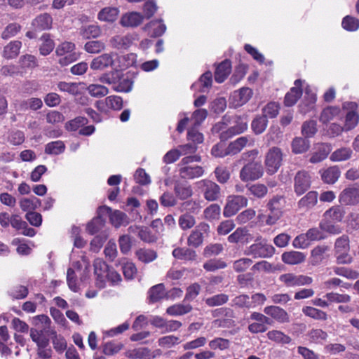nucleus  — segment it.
I'll return each mask as SVG.
<instances>
[{
  "label": "nucleus",
  "mask_w": 359,
  "mask_h": 359,
  "mask_svg": "<svg viewBox=\"0 0 359 359\" xmlns=\"http://www.w3.org/2000/svg\"><path fill=\"white\" fill-rule=\"evenodd\" d=\"M149 299L151 303L156 302L161 299L165 295V289L163 284H157L149 290Z\"/></svg>",
  "instance_id": "55"
},
{
  "label": "nucleus",
  "mask_w": 359,
  "mask_h": 359,
  "mask_svg": "<svg viewBox=\"0 0 359 359\" xmlns=\"http://www.w3.org/2000/svg\"><path fill=\"white\" fill-rule=\"evenodd\" d=\"M264 312L279 323H284L290 321V317L287 311L279 306H266L264 309Z\"/></svg>",
  "instance_id": "26"
},
{
  "label": "nucleus",
  "mask_w": 359,
  "mask_h": 359,
  "mask_svg": "<svg viewBox=\"0 0 359 359\" xmlns=\"http://www.w3.org/2000/svg\"><path fill=\"white\" fill-rule=\"evenodd\" d=\"M318 194L316 191H309L298 202L299 208H311L315 206L318 202Z\"/></svg>",
  "instance_id": "39"
},
{
  "label": "nucleus",
  "mask_w": 359,
  "mask_h": 359,
  "mask_svg": "<svg viewBox=\"0 0 359 359\" xmlns=\"http://www.w3.org/2000/svg\"><path fill=\"white\" fill-rule=\"evenodd\" d=\"M264 175V168L260 161L248 162L241 168L239 177L241 181L247 182L255 181Z\"/></svg>",
  "instance_id": "5"
},
{
  "label": "nucleus",
  "mask_w": 359,
  "mask_h": 359,
  "mask_svg": "<svg viewBox=\"0 0 359 359\" xmlns=\"http://www.w3.org/2000/svg\"><path fill=\"white\" fill-rule=\"evenodd\" d=\"M120 79V72L117 70L110 71L102 74L98 79L100 83L111 85L112 88H114V86L118 82Z\"/></svg>",
  "instance_id": "47"
},
{
  "label": "nucleus",
  "mask_w": 359,
  "mask_h": 359,
  "mask_svg": "<svg viewBox=\"0 0 359 359\" xmlns=\"http://www.w3.org/2000/svg\"><path fill=\"white\" fill-rule=\"evenodd\" d=\"M49 330L47 327H32L30 329V337L37 347L49 345Z\"/></svg>",
  "instance_id": "22"
},
{
  "label": "nucleus",
  "mask_w": 359,
  "mask_h": 359,
  "mask_svg": "<svg viewBox=\"0 0 359 359\" xmlns=\"http://www.w3.org/2000/svg\"><path fill=\"white\" fill-rule=\"evenodd\" d=\"M229 301V296L224 293H220L205 299V302L210 307L219 306L225 304Z\"/></svg>",
  "instance_id": "56"
},
{
  "label": "nucleus",
  "mask_w": 359,
  "mask_h": 359,
  "mask_svg": "<svg viewBox=\"0 0 359 359\" xmlns=\"http://www.w3.org/2000/svg\"><path fill=\"white\" fill-rule=\"evenodd\" d=\"M251 239V235L245 227L237 228L234 232L228 236V241L231 243H241L245 244L249 243Z\"/></svg>",
  "instance_id": "27"
},
{
  "label": "nucleus",
  "mask_w": 359,
  "mask_h": 359,
  "mask_svg": "<svg viewBox=\"0 0 359 359\" xmlns=\"http://www.w3.org/2000/svg\"><path fill=\"white\" fill-rule=\"evenodd\" d=\"M322 181L327 184H334L340 177L341 171L337 165L330 166L319 171Z\"/></svg>",
  "instance_id": "25"
},
{
  "label": "nucleus",
  "mask_w": 359,
  "mask_h": 359,
  "mask_svg": "<svg viewBox=\"0 0 359 359\" xmlns=\"http://www.w3.org/2000/svg\"><path fill=\"white\" fill-rule=\"evenodd\" d=\"M268 125V119L265 116H257L252 121L251 128L253 133L256 135L263 133Z\"/></svg>",
  "instance_id": "45"
},
{
  "label": "nucleus",
  "mask_w": 359,
  "mask_h": 359,
  "mask_svg": "<svg viewBox=\"0 0 359 359\" xmlns=\"http://www.w3.org/2000/svg\"><path fill=\"white\" fill-rule=\"evenodd\" d=\"M319 226L323 232L325 231L332 235H337L342 232V228L339 225L335 224L333 222L326 219H323L320 222Z\"/></svg>",
  "instance_id": "50"
},
{
  "label": "nucleus",
  "mask_w": 359,
  "mask_h": 359,
  "mask_svg": "<svg viewBox=\"0 0 359 359\" xmlns=\"http://www.w3.org/2000/svg\"><path fill=\"white\" fill-rule=\"evenodd\" d=\"M278 280L286 287H295L309 285H311L313 282V278L310 276L303 274L297 275L293 273L281 274L279 276Z\"/></svg>",
  "instance_id": "10"
},
{
  "label": "nucleus",
  "mask_w": 359,
  "mask_h": 359,
  "mask_svg": "<svg viewBox=\"0 0 359 359\" xmlns=\"http://www.w3.org/2000/svg\"><path fill=\"white\" fill-rule=\"evenodd\" d=\"M253 144L254 141L252 140L250 142V139L248 136H242L228 144L229 151H230L231 156H233L240 153L246 146H252Z\"/></svg>",
  "instance_id": "30"
},
{
  "label": "nucleus",
  "mask_w": 359,
  "mask_h": 359,
  "mask_svg": "<svg viewBox=\"0 0 359 359\" xmlns=\"http://www.w3.org/2000/svg\"><path fill=\"white\" fill-rule=\"evenodd\" d=\"M229 125L232 137L244 133L248 129L247 115H229Z\"/></svg>",
  "instance_id": "18"
},
{
  "label": "nucleus",
  "mask_w": 359,
  "mask_h": 359,
  "mask_svg": "<svg viewBox=\"0 0 359 359\" xmlns=\"http://www.w3.org/2000/svg\"><path fill=\"white\" fill-rule=\"evenodd\" d=\"M196 184L206 201L213 202L218 201L221 198V187L216 182L210 180L204 179L197 182Z\"/></svg>",
  "instance_id": "4"
},
{
  "label": "nucleus",
  "mask_w": 359,
  "mask_h": 359,
  "mask_svg": "<svg viewBox=\"0 0 359 359\" xmlns=\"http://www.w3.org/2000/svg\"><path fill=\"white\" fill-rule=\"evenodd\" d=\"M294 84V86L292 87L285 95L283 103L285 107L294 106L302 96V81L297 79Z\"/></svg>",
  "instance_id": "19"
},
{
  "label": "nucleus",
  "mask_w": 359,
  "mask_h": 359,
  "mask_svg": "<svg viewBox=\"0 0 359 359\" xmlns=\"http://www.w3.org/2000/svg\"><path fill=\"white\" fill-rule=\"evenodd\" d=\"M130 357L133 359H154L156 355H152L149 348L142 347L133 350Z\"/></svg>",
  "instance_id": "64"
},
{
  "label": "nucleus",
  "mask_w": 359,
  "mask_h": 359,
  "mask_svg": "<svg viewBox=\"0 0 359 359\" xmlns=\"http://www.w3.org/2000/svg\"><path fill=\"white\" fill-rule=\"evenodd\" d=\"M274 252L275 249L271 245L259 242L252 244L246 254L252 255L254 258H266L271 257Z\"/></svg>",
  "instance_id": "15"
},
{
  "label": "nucleus",
  "mask_w": 359,
  "mask_h": 359,
  "mask_svg": "<svg viewBox=\"0 0 359 359\" xmlns=\"http://www.w3.org/2000/svg\"><path fill=\"white\" fill-rule=\"evenodd\" d=\"M252 259L247 257L241 258L233 262V269L236 273H244L253 265Z\"/></svg>",
  "instance_id": "59"
},
{
  "label": "nucleus",
  "mask_w": 359,
  "mask_h": 359,
  "mask_svg": "<svg viewBox=\"0 0 359 359\" xmlns=\"http://www.w3.org/2000/svg\"><path fill=\"white\" fill-rule=\"evenodd\" d=\"M309 148V142L304 138L296 137L292 142V150L294 154H302L306 152Z\"/></svg>",
  "instance_id": "62"
},
{
  "label": "nucleus",
  "mask_w": 359,
  "mask_h": 359,
  "mask_svg": "<svg viewBox=\"0 0 359 359\" xmlns=\"http://www.w3.org/2000/svg\"><path fill=\"white\" fill-rule=\"evenodd\" d=\"M329 250V247L325 245H318L311 252V263L316 266L320 264L325 258V255Z\"/></svg>",
  "instance_id": "34"
},
{
  "label": "nucleus",
  "mask_w": 359,
  "mask_h": 359,
  "mask_svg": "<svg viewBox=\"0 0 359 359\" xmlns=\"http://www.w3.org/2000/svg\"><path fill=\"white\" fill-rule=\"evenodd\" d=\"M80 85V83L60 81L57 83V88L60 92L76 96L81 93Z\"/></svg>",
  "instance_id": "40"
},
{
  "label": "nucleus",
  "mask_w": 359,
  "mask_h": 359,
  "mask_svg": "<svg viewBox=\"0 0 359 359\" xmlns=\"http://www.w3.org/2000/svg\"><path fill=\"white\" fill-rule=\"evenodd\" d=\"M309 341L314 344H322L328 337L327 333L322 329H311L307 334Z\"/></svg>",
  "instance_id": "46"
},
{
  "label": "nucleus",
  "mask_w": 359,
  "mask_h": 359,
  "mask_svg": "<svg viewBox=\"0 0 359 359\" xmlns=\"http://www.w3.org/2000/svg\"><path fill=\"white\" fill-rule=\"evenodd\" d=\"M330 152V147L326 144H320L316 148V151H314L309 161L312 163H317L325 160Z\"/></svg>",
  "instance_id": "36"
},
{
  "label": "nucleus",
  "mask_w": 359,
  "mask_h": 359,
  "mask_svg": "<svg viewBox=\"0 0 359 359\" xmlns=\"http://www.w3.org/2000/svg\"><path fill=\"white\" fill-rule=\"evenodd\" d=\"M208 115V110L202 108L194 111L190 117L184 114V116L181 118V133L188 125L200 128Z\"/></svg>",
  "instance_id": "11"
},
{
  "label": "nucleus",
  "mask_w": 359,
  "mask_h": 359,
  "mask_svg": "<svg viewBox=\"0 0 359 359\" xmlns=\"http://www.w3.org/2000/svg\"><path fill=\"white\" fill-rule=\"evenodd\" d=\"M137 40V34H128L124 36L116 35L110 39L109 43L114 48L126 50L130 48L133 42Z\"/></svg>",
  "instance_id": "17"
},
{
  "label": "nucleus",
  "mask_w": 359,
  "mask_h": 359,
  "mask_svg": "<svg viewBox=\"0 0 359 359\" xmlns=\"http://www.w3.org/2000/svg\"><path fill=\"white\" fill-rule=\"evenodd\" d=\"M143 29L151 37H158L164 34L166 27L161 20H152L147 23Z\"/></svg>",
  "instance_id": "28"
},
{
  "label": "nucleus",
  "mask_w": 359,
  "mask_h": 359,
  "mask_svg": "<svg viewBox=\"0 0 359 359\" xmlns=\"http://www.w3.org/2000/svg\"><path fill=\"white\" fill-rule=\"evenodd\" d=\"M350 239L348 235L343 234L338 237L334 245V256L337 264H349L353 262V257L349 254Z\"/></svg>",
  "instance_id": "1"
},
{
  "label": "nucleus",
  "mask_w": 359,
  "mask_h": 359,
  "mask_svg": "<svg viewBox=\"0 0 359 359\" xmlns=\"http://www.w3.org/2000/svg\"><path fill=\"white\" fill-rule=\"evenodd\" d=\"M43 102L40 98L32 97L22 100L18 105L19 110L26 111L28 109L37 110L42 107Z\"/></svg>",
  "instance_id": "44"
},
{
  "label": "nucleus",
  "mask_w": 359,
  "mask_h": 359,
  "mask_svg": "<svg viewBox=\"0 0 359 359\" xmlns=\"http://www.w3.org/2000/svg\"><path fill=\"white\" fill-rule=\"evenodd\" d=\"M53 19L50 15L48 13H43L38 15L33 21L32 26L36 30H46L49 29L52 27Z\"/></svg>",
  "instance_id": "33"
},
{
  "label": "nucleus",
  "mask_w": 359,
  "mask_h": 359,
  "mask_svg": "<svg viewBox=\"0 0 359 359\" xmlns=\"http://www.w3.org/2000/svg\"><path fill=\"white\" fill-rule=\"evenodd\" d=\"M119 11L115 7H106L102 9L97 15L101 21L114 22L116 20Z\"/></svg>",
  "instance_id": "42"
},
{
  "label": "nucleus",
  "mask_w": 359,
  "mask_h": 359,
  "mask_svg": "<svg viewBox=\"0 0 359 359\" xmlns=\"http://www.w3.org/2000/svg\"><path fill=\"white\" fill-rule=\"evenodd\" d=\"M348 105L350 108L352 109L350 111L347 112L345 118V125L344 128L346 130H351L353 129L359 122V115L355 111L358 107V105L355 102H349Z\"/></svg>",
  "instance_id": "31"
},
{
  "label": "nucleus",
  "mask_w": 359,
  "mask_h": 359,
  "mask_svg": "<svg viewBox=\"0 0 359 359\" xmlns=\"http://www.w3.org/2000/svg\"><path fill=\"white\" fill-rule=\"evenodd\" d=\"M75 44L72 42L65 41L56 48V55L60 57L58 60L62 66H67L78 58V55L74 51Z\"/></svg>",
  "instance_id": "7"
},
{
  "label": "nucleus",
  "mask_w": 359,
  "mask_h": 359,
  "mask_svg": "<svg viewBox=\"0 0 359 359\" xmlns=\"http://www.w3.org/2000/svg\"><path fill=\"white\" fill-rule=\"evenodd\" d=\"M144 20V15L138 12H129L123 14L120 20V24L125 27H136Z\"/></svg>",
  "instance_id": "24"
},
{
  "label": "nucleus",
  "mask_w": 359,
  "mask_h": 359,
  "mask_svg": "<svg viewBox=\"0 0 359 359\" xmlns=\"http://www.w3.org/2000/svg\"><path fill=\"white\" fill-rule=\"evenodd\" d=\"M283 152L281 149L273 147L266 152L264 159L266 171L269 175H273L278 172L282 165Z\"/></svg>",
  "instance_id": "3"
},
{
  "label": "nucleus",
  "mask_w": 359,
  "mask_h": 359,
  "mask_svg": "<svg viewBox=\"0 0 359 359\" xmlns=\"http://www.w3.org/2000/svg\"><path fill=\"white\" fill-rule=\"evenodd\" d=\"M214 174L216 180L222 184L227 183L231 177L229 169L224 165L217 166L214 170Z\"/></svg>",
  "instance_id": "48"
},
{
  "label": "nucleus",
  "mask_w": 359,
  "mask_h": 359,
  "mask_svg": "<svg viewBox=\"0 0 359 359\" xmlns=\"http://www.w3.org/2000/svg\"><path fill=\"white\" fill-rule=\"evenodd\" d=\"M203 266L206 271L213 272L219 269H225L227 264L222 259H211L205 262Z\"/></svg>",
  "instance_id": "57"
},
{
  "label": "nucleus",
  "mask_w": 359,
  "mask_h": 359,
  "mask_svg": "<svg viewBox=\"0 0 359 359\" xmlns=\"http://www.w3.org/2000/svg\"><path fill=\"white\" fill-rule=\"evenodd\" d=\"M317 95L309 86L304 89V97L298 106L299 111L302 114H306L316 109Z\"/></svg>",
  "instance_id": "14"
},
{
  "label": "nucleus",
  "mask_w": 359,
  "mask_h": 359,
  "mask_svg": "<svg viewBox=\"0 0 359 359\" xmlns=\"http://www.w3.org/2000/svg\"><path fill=\"white\" fill-rule=\"evenodd\" d=\"M345 210L342 205H337L327 210L324 214V219L332 221L333 222H341L345 216Z\"/></svg>",
  "instance_id": "29"
},
{
  "label": "nucleus",
  "mask_w": 359,
  "mask_h": 359,
  "mask_svg": "<svg viewBox=\"0 0 359 359\" xmlns=\"http://www.w3.org/2000/svg\"><path fill=\"white\" fill-rule=\"evenodd\" d=\"M204 170L201 166H184L181 168V177L194 179L203 175Z\"/></svg>",
  "instance_id": "41"
},
{
  "label": "nucleus",
  "mask_w": 359,
  "mask_h": 359,
  "mask_svg": "<svg viewBox=\"0 0 359 359\" xmlns=\"http://www.w3.org/2000/svg\"><path fill=\"white\" fill-rule=\"evenodd\" d=\"M209 230L208 224L200 223L196 226L188 238V244L189 246L197 248L201 245L203 241V234Z\"/></svg>",
  "instance_id": "21"
},
{
  "label": "nucleus",
  "mask_w": 359,
  "mask_h": 359,
  "mask_svg": "<svg viewBox=\"0 0 359 359\" xmlns=\"http://www.w3.org/2000/svg\"><path fill=\"white\" fill-rule=\"evenodd\" d=\"M80 34L85 39L97 38L101 34V29L95 25L83 26L80 29Z\"/></svg>",
  "instance_id": "54"
},
{
  "label": "nucleus",
  "mask_w": 359,
  "mask_h": 359,
  "mask_svg": "<svg viewBox=\"0 0 359 359\" xmlns=\"http://www.w3.org/2000/svg\"><path fill=\"white\" fill-rule=\"evenodd\" d=\"M282 261L290 265L300 264L304 262L306 257L303 252L297 251L285 252L282 254Z\"/></svg>",
  "instance_id": "35"
},
{
  "label": "nucleus",
  "mask_w": 359,
  "mask_h": 359,
  "mask_svg": "<svg viewBox=\"0 0 359 359\" xmlns=\"http://www.w3.org/2000/svg\"><path fill=\"white\" fill-rule=\"evenodd\" d=\"M353 151L348 147H342L335 150L330 156L332 161H346L352 156Z\"/></svg>",
  "instance_id": "51"
},
{
  "label": "nucleus",
  "mask_w": 359,
  "mask_h": 359,
  "mask_svg": "<svg viewBox=\"0 0 359 359\" xmlns=\"http://www.w3.org/2000/svg\"><path fill=\"white\" fill-rule=\"evenodd\" d=\"M333 271L336 275L345 277L349 280H355L359 278L358 271L348 267L334 266Z\"/></svg>",
  "instance_id": "49"
},
{
  "label": "nucleus",
  "mask_w": 359,
  "mask_h": 359,
  "mask_svg": "<svg viewBox=\"0 0 359 359\" xmlns=\"http://www.w3.org/2000/svg\"><path fill=\"white\" fill-rule=\"evenodd\" d=\"M65 149V145L62 141H53L46 145L45 153L50 155H58L63 153Z\"/></svg>",
  "instance_id": "53"
},
{
  "label": "nucleus",
  "mask_w": 359,
  "mask_h": 359,
  "mask_svg": "<svg viewBox=\"0 0 359 359\" xmlns=\"http://www.w3.org/2000/svg\"><path fill=\"white\" fill-rule=\"evenodd\" d=\"M221 208L218 204L212 203L207 207L204 211V217L209 221L217 220L219 219Z\"/></svg>",
  "instance_id": "58"
},
{
  "label": "nucleus",
  "mask_w": 359,
  "mask_h": 359,
  "mask_svg": "<svg viewBox=\"0 0 359 359\" xmlns=\"http://www.w3.org/2000/svg\"><path fill=\"white\" fill-rule=\"evenodd\" d=\"M341 26L348 32H355L359 28V19L351 15H346L342 20Z\"/></svg>",
  "instance_id": "63"
},
{
  "label": "nucleus",
  "mask_w": 359,
  "mask_h": 359,
  "mask_svg": "<svg viewBox=\"0 0 359 359\" xmlns=\"http://www.w3.org/2000/svg\"><path fill=\"white\" fill-rule=\"evenodd\" d=\"M250 194L258 198L265 197L268 193V188L264 184L257 183L247 186Z\"/></svg>",
  "instance_id": "61"
},
{
  "label": "nucleus",
  "mask_w": 359,
  "mask_h": 359,
  "mask_svg": "<svg viewBox=\"0 0 359 359\" xmlns=\"http://www.w3.org/2000/svg\"><path fill=\"white\" fill-rule=\"evenodd\" d=\"M302 312L306 316L315 320H326L327 319V314L326 312L313 306H304L302 308Z\"/></svg>",
  "instance_id": "43"
},
{
  "label": "nucleus",
  "mask_w": 359,
  "mask_h": 359,
  "mask_svg": "<svg viewBox=\"0 0 359 359\" xmlns=\"http://www.w3.org/2000/svg\"><path fill=\"white\" fill-rule=\"evenodd\" d=\"M248 200L241 195L229 196L224 208L223 215L225 217L235 215L241 208L248 205Z\"/></svg>",
  "instance_id": "9"
},
{
  "label": "nucleus",
  "mask_w": 359,
  "mask_h": 359,
  "mask_svg": "<svg viewBox=\"0 0 359 359\" xmlns=\"http://www.w3.org/2000/svg\"><path fill=\"white\" fill-rule=\"evenodd\" d=\"M187 140L188 143L181 145V156L195 154L198 149V145L204 141L203 134L199 131V128L187 126Z\"/></svg>",
  "instance_id": "2"
},
{
  "label": "nucleus",
  "mask_w": 359,
  "mask_h": 359,
  "mask_svg": "<svg viewBox=\"0 0 359 359\" xmlns=\"http://www.w3.org/2000/svg\"><path fill=\"white\" fill-rule=\"evenodd\" d=\"M341 114V109L337 106H328L323 109L321 111L319 121L323 124H327L330 121L334 120L335 118L339 116Z\"/></svg>",
  "instance_id": "32"
},
{
  "label": "nucleus",
  "mask_w": 359,
  "mask_h": 359,
  "mask_svg": "<svg viewBox=\"0 0 359 359\" xmlns=\"http://www.w3.org/2000/svg\"><path fill=\"white\" fill-rule=\"evenodd\" d=\"M212 74L210 71H206L198 79L195 86H198L201 93H208L212 87Z\"/></svg>",
  "instance_id": "37"
},
{
  "label": "nucleus",
  "mask_w": 359,
  "mask_h": 359,
  "mask_svg": "<svg viewBox=\"0 0 359 359\" xmlns=\"http://www.w3.org/2000/svg\"><path fill=\"white\" fill-rule=\"evenodd\" d=\"M311 186V176L306 170L298 171L294 178V191L297 196L306 193Z\"/></svg>",
  "instance_id": "12"
},
{
  "label": "nucleus",
  "mask_w": 359,
  "mask_h": 359,
  "mask_svg": "<svg viewBox=\"0 0 359 359\" xmlns=\"http://www.w3.org/2000/svg\"><path fill=\"white\" fill-rule=\"evenodd\" d=\"M22 47V42L20 41H12L8 43L4 48L3 57L6 59H13L16 57Z\"/></svg>",
  "instance_id": "38"
},
{
  "label": "nucleus",
  "mask_w": 359,
  "mask_h": 359,
  "mask_svg": "<svg viewBox=\"0 0 359 359\" xmlns=\"http://www.w3.org/2000/svg\"><path fill=\"white\" fill-rule=\"evenodd\" d=\"M116 55L114 53H104L95 57L90 62V67L93 70L102 71L106 68L114 65V57Z\"/></svg>",
  "instance_id": "20"
},
{
  "label": "nucleus",
  "mask_w": 359,
  "mask_h": 359,
  "mask_svg": "<svg viewBox=\"0 0 359 359\" xmlns=\"http://www.w3.org/2000/svg\"><path fill=\"white\" fill-rule=\"evenodd\" d=\"M229 125V114H225L222 116L221 121L215 123L212 128L211 132L213 135H217L221 142H226L232 138Z\"/></svg>",
  "instance_id": "13"
},
{
  "label": "nucleus",
  "mask_w": 359,
  "mask_h": 359,
  "mask_svg": "<svg viewBox=\"0 0 359 359\" xmlns=\"http://www.w3.org/2000/svg\"><path fill=\"white\" fill-rule=\"evenodd\" d=\"M95 284L99 288L106 285L107 276L110 270L107 264L101 259H95L93 263Z\"/></svg>",
  "instance_id": "16"
},
{
  "label": "nucleus",
  "mask_w": 359,
  "mask_h": 359,
  "mask_svg": "<svg viewBox=\"0 0 359 359\" xmlns=\"http://www.w3.org/2000/svg\"><path fill=\"white\" fill-rule=\"evenodd\" d=\"M339 203L342 206H355L359 204V185L349 184L339 194Z\"/></svg>",
  "instance_id": "8"
},
{
  "label": "nucleus",
  "mask_w": 359,
  "mask_h": 359,
  "mask_svg": "<svg viewBox=\"0 0 359 359\" xmlns=\"http://www.w3.org/2000/svg\"><path fill=\"white\" fill-rule=\"evenodd\" d=\"M231 62L229 59H225L219 63L215 68L214 76L215 80L218 83H223L231 72Z\"/></svg>",
  "instance_id": "23"
},
{
  "label": "nucleus",
  "mask_w": 359,
  "mask_h": 359,
  "mask_svg": "<svg viewBox=\"0 0 359 359\" xmlns=\"http://www.w3.org/2000/svg\"><path fill=\"white\" fill-rule=\"evenodd\" d=\"M284 203L285 200L282 196H275L269 201L266 207L269 214L266 220V224L273 225L282 217Z\"/></svg>",
  "instance_id": "6"
},
{
  "label": "nucleus",
  "mask_w": 359,
  "mask_h": 359,
  "mask_svg": "<svg viewBox=\"0 0 359 359\" xmlns=\"http://www.w3.org/2000/svg\"><path fill=\"white\" fill-rule=\"evenodd\" d=\"M210 153L215 158L231 156L230 151H229V146L226 147L224 142L221 141L212 146Z\"/></svg>",
  "instance_id": "60"
},
{
  "label": "nucleus",
  "mask_w": 359,
  "mask_h": 359,
  "mask_svg": "<svg viewBox=\"0 0 359 359\" xmlns=\"http://www.w3.org/2000/svg\"><path fill=\"white\" fill-rule=\"evenodd\" d=\"M269 339L278 344H287L292 341L290 337L279 330H271L266 334Z\"/></svg>",
  "instance_id": "52"
}]
</instances>
